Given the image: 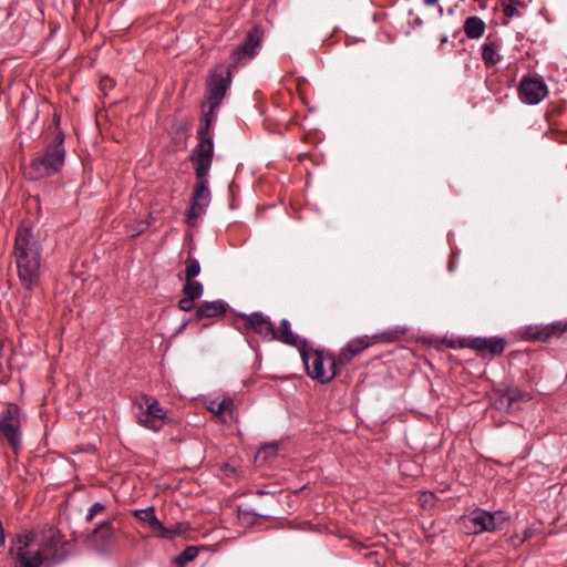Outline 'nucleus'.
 <instances>
[{
	"mask_svg": "<svg viewBox=\"0 0 567 567\" xmlns=\"http://www.w3.org/2000/svg\"><path fill=\"white\" fill-rule=\"evenodd\" d=\"M114 528L111 520H104L99 524L91 534L92 542L101 548L109 545L114 538Z\"/></svg>",
	"mask_w": 567,
	"mask_h": 567,
	"instance_id": "18",
	"label": "nucleus"
},
{
	"mask_svg": "<svg viewBox=\"0 0 567 567\" xmlns=\"http://www.w3.org/2000/svg\"><path fill=\"white\" fill-rule=\"evenodd\" d=\"M132 410L136 422L154 432L159 431L163 424L169 421L159 402L147 394L136 398L133 401Z\"/></svg>",
	"mask_w": 567,
	"mask_h": 567,
	"instance_id": "6",
	"label": "nucleus"
},
{
	"mask_svg": "<svg viewBox=\"0 0 567 567\" xmlns=\"http://www.w3.org/2000/svg\"><path fill=\"white\" fill-rule=\"evenodd\" d=\"M248 514L252 515V516H256V517H267V515L265 514H261V513H257L255 511H249L247 512Z\"/></svg>",
	"mask_w": 567,
	"mask_h": 567,
	"instance_id": "34",
	"label": "nucleus"
},
{
	"mask_svg": "<svg viewBox=\"0 0 567 567\" xmlns=\"http://www.w3.org/2000/svg\"><path fill=\"white\" fill-rule=\"evenodd\" d=\"M257 494H259V495H265V494H268V493H267V492H265V491H261V489H260V491H258V492H257Z\"/></svg>",
	"mask_w": 567,
	"mask_h": 567,
	"instance_id": "37",
	"label": "nucleus"
},
{
	"mask_svg": "<svg viewBox=\"0 0 567 567\" xmlns=\"http://www.w3.org/2000/svg\"><path fill=\"white\" fill-rule=\"evenodd\" d=\"M197 554H198V550L196 547L188 546L187 548L184 549V551L178 557V561L181 565H185V564L192 561L193 559H195Z\"/></svg>",
	"mask_w": 567,
	"mask_h": 567,
	"instance_id": "28",
	"label": "nucleus"
},
{
	"mask_svg": "<svg viewBox=\"0 0 567 567\" xmlns=\"http://www.w3.org/2000/svg\"><path fill=\"white\" fill-rule=\"evenodd\" d=\"M13 255L19 281L25 290L23 302L29 305L31 291L40 284L42 268V246L30 228L20 226L17 229Z\"/></svg>",
	"mask_w": 567,
	"mask_h": 567,
	"instance_id": "2",
	"label": "nucleus"
},
{
	"mask_svg": "<svg viewBox=\"0 0 567 567\" xmlns=\"http://www.w3.org/2000/svg\"><path fill=\"white\" fill-rule=\"evenodd\" d=\"M234 402L230 398H224L220 402H212L209 408L216 415L221 416L226 412L231 413Z\"/></svg>",
	"mask_w": 567,
	"mask_h": 567,
	"instance_id": "25",
	"label": "nucleus"
},
{
	"mask_svg": "<svg viewBox=\"0 0 567 567\" xmlns=\"http://www.w3.org/2000/svg\"><path fill=\"white\" fill-rule=\"evenodd\" d=\"M183 292L185 296L190 297V299H199L203 296L204 287L199 281L189 280L184 284Z\"/></svg>",
	"mask_w": 567,
	"mask_h": 567,
	"instance_id": "23",
	"label": "nucleus"
},
{
	"mask_svg": "<svg viewBox=\"0 0 567 567\" xmlns=\"http://www.w3.org/2000/svg\"><path fill=\"white\" fill-rule=\"evenodd\" d=\"M200 274V265L198 260L190 255L186 258L185 280H194Z\"/></svg>",
	"mask_w": 567,
	"mask_h": 567,
	"instance_id": "24",
	"label": "nucleus"
},
{
	"mask_svg": "<svg viewBox=\"0 0 567 567\" xmlns=\"http://www.w3.org/2000/svg\"><path fill=\"white\" fill-rule=\"evenodd\" d=\"M231 66H219L208 76L206 82V97L209 102V113H213L221 103L231 83Z\"/></svg>",
	"mask_w": 567,
	"mask_h": 567,
	"instance_id": "7",
	"label": "nucleus"
},
{
	"mask_svg": "<svg viewBox=\"0 0 567 567\" xmlns=\"http://www.w3.org/2000/svg\"><path fill=\"white\" fill-rule=\"evenodd\" d=\"M63 143V134L56 133L43 152L35 156L25 168V176L31 181H38L59 173L65 159Z\"/></svg>",
	"mask_w": 567,
	"mask_h": 567,
	"instance_id": "4",
	"label": "nucleus"
},
{
	"mask_svg": "<svg viewBox=\"0 0 567 567\" xmlns=\"http://www.w3.org/2000/svg\"><path fill=\"white\" fill-rule=\"evenodd\" d=\"M465 528L470 534H482L484 532H495L498 528L495 514L477 509L465 520Z\"/></svg>",
	"mask_w": 567,
	"mask_h": 567,
	"instance_id": "12",
	"label": "nucleus"
},
{
	"mask_svg": "<svg viewBox=\"0 0 567 567\" xmlns=\"http://www.w3.org/2000/svg\"><path fill=\"white\" fill-rule=\"evenodd\" d=\"M275 340L280 341L284 344L300 348L305 340H300L299 337L291 330V326L288 319H282L278 329L275 328Z\"/></svg>",
	"mask_w": 567,
	"mask_h": 567,
	"instance_id": "17",
	"label": "nucleus"
},
{
	"mask_svg": "<svg viewBox=\"0 0 567 567\" xmlns=\"http://www.w3.org/2000/svg\"><path fill=\"white\" fill-rule=\"evenodd\" d=\"M299 353L311 379L324 384L338 374V363L332 353L315 349L307 341L301 343Z\"/></svg>",
	"mask_w": 567,
	"mask_h": 567,
	"instance_id": "5",
	"label": "nucleus"
},
{
	"mask_svg": "<svg viewBox=\"0 0 567 567\" xmlns=\"http://www.w3.org/2000/svg\"><path fill=\"white\" fill-rule=\"evenodd\" d=\"M178 307L183 311H192L195 308V299H190V297L184 295L178 302Z\"/></svg>",
	"mask_w": 567,
	"mask_h": 567,
	"instance_id": "30",
	"label": "nucleus"
},
{
	"mask_svg": "<svg viewBox=\"0 0 567 567\" xmlns=\"http://www.w3.org/2000/svg\"><path fill=\"white\" fill-rule=\"evenodd\" d=\"M156 535L166 540L173 539L175 536L181 535V530L178 528H167L159 522V527H156L154 530Z\"/></svg>",
	"mask_w": 567,
	"mask_h": 567,
	"instance_id": "27",
	"label": "nucleus"
},
{
	"mask_svg": "<svg viewBox=\"0 0 567 567\" xmlns=\"http://www.w3.org/2000/svg\"><path fill=\"white\" fill-rule=\"evenodd\" d=\"M54 548L55 542L52 538L38 542L33 533L21 534L10 546L13 567H51L54 563L51 558Z\"/></svg>",
	"mask_w": 567,
	"mask_h": 567,
	"instance_id": "3",
	"label": "nucleus"
},
{
	"mask_svg": "<svg viewBox=\"0 0 567 567\" xmlns=\"http://www.w3.org/2000/svg\"><path fill=\"white\" fill-rule=\"evenodd\" d=\"M547 86L544 81L534 78H523L518 86L522 102L536 105L547 96Z\"/></svg>",
	"mask_w": 567,
	"mask_h": 567,
	"instance_id": "11",
	"label": "nucleus"
},
{
	"mask_svg": "<svg viewBox=\"0 0 567 567\" xmlns=\"http://www.w3.org/2000/svg\"><path fill=\"white\" fill-rule=\"evenodd\" d=\"M425 6H434L439 2V0H423Z\"/></svg>",
	"mask_w": 567,
	"mask_h": 567,
	"instance_id": "35",
	"label": "nucleus"
},
{
	"mask_svg": "<svg viewBox=\"0 0 567 567\" xmlns=\"http://www.w3.org/2000/svg\"><path fill=\"white\" fill-rule=\"evenodd\" d=\"M463 28L468 39H480L484 34L486 25L480 17L473 16L466 18Z\"/></svg>",
	"mask_w": 567,
	"mask_h": 567,
	"instance_id": "19",
	"label": "nucleus"
},
{
	"mask_svg": "<svg viewBox=\"0 0 567 567\" xmlns=\"http://www.w3.org/2000/svg\"><path fill=\"white\" fill-rule=\"evenodd\" d=\"M264 30L260 25H254L248 32L244 43L238 45L230 54V66L236 68L246 64L254 59L261 47Z\"/></svg>",
	"mask_w": 567,
	"mask_h": 567,
	"instance_id": "8",
	"label": "nucleus"
},
{
	"mask_svg": "<svg viewBox=\"0 0 567 567\" xmlns=\"http://www.w3.org/2000/svg\"><path fill=\"white\" fill-rule=\"evenodd\" d=\"M238 320L243 321L245 330L254 331L264 341H275V324L268 316L256 311L250 315L239 313Z\"/></svg>",
	"mask_w": 567,
	"mask_h": 567,
	"instance_id": "10",
	"label": "nucleus"
},
{
	"mask_svg": "<svg viewBox=\"0 0 567 567\" xmlns=\"http://www.w3.org/2000/svg\"><path fill=\"white\" fill-rule=\"evenodd\" d=\"M147 227H148V224L147 223H143L142 226L138 228V230L133 233L132 236L135 237V236L142 234Z\"/></svg>",
	"mask_w": 567,
	"mask_h": 567,
	"instance_id": "33",
	"label": "nucleus"
},
{
	"mask_svg": "<svg viewBox=\"0 0 567 567\" xmlns=\"http://www.w3.org/2000/svg\"><path fill=\"white\" fill-rule=\"evenodd\" d=\"M277 453L278 446L276 444H266L258 450L256 454V462L259 464L270 462L277 456Z\"/></svg>",
	"mask_w": 567,
	"mask_h": 567,
	"instance_id": "22",
	"label": "nucleus"
},
{
	"mask_svg": "<svg viewBox=\"0 0 567 567\" xmlns=\"http://www.w3.org/2000/svg\"><path fill=\"white\" fill-rule=\"evenodd\" d=\"M105 509V506L100 503V502H95L87 511V514L85 516V520L86 522H92L94 519V517L102 513L103 511Z\"/></svg>",
	"mask_w": 567,
	"mask_h": 567,
	"instance_id": "29",
	"label": "nucleus"
},
{
	"mask_svg": "<svg viewBox=\"0 0 567 567\" xmlns=\"http://www.w3.org/2000/svg\"><path fill=\"white\" fill-rule=\"evenodd\" d=\"M505 340L502 338H475L471 342V348L481 354L499 355L505 350Z\"/></svg>",
	"mask_w": 567,
	"mask_h": 567,
	"instance_id": "15",
	"label": "nucleus"
},
{
	"mask_svg": "<svg viewBox=\"0 0 567 567\" xmlns=\"http://www.w3.org/2000/svg\"><path fill=\"white\" fill-rule=\"evenodd\" d=\"M499 47L497 43L493 41H488L482 44L481 47V53H482V60L487 65H494L501 60V55L498 53Z\"/></svg>",
	"mask_w": 567,
	"mask_h": 567,
	"instance_id": "20",
	"label": "nucleus"
},
{
	"mask_svg": "<svg viewBox=\"0 0 567 567\" xmlns=\"http://www.w3.org/2000/svg\"><path fill=\"white\" fill-rule=\"evenodd\" d=\"M520 398H522V393L519 390H512V391L507 392V400H508L509 404H512L513 402H515L516 400H518Z\"/></svg>",
	"mask_w": 567,
	"mask_h": 567,
	"instance_id": "31",
	"label": "nucleus"
},
{
	"mask_svg": "<svg viewBox=\"0 0 567 567\" xmlns=\"http://www.w3.org/2000/svg\"><path fill=\"white\" fill-rule=\"evenodd\" d=\"M567 330V322L556 321L547 326H536L529 328V336L537 341L546 342L553 337H559Z\"/></svg>",
	"mask_w": 567,
	"mask_h": 567,
	"instance_id": "14",
	"label": "nucleus"
},
{
	"mask_svg": "<svg viewBox=\"0 0 567 567\" xmlns=\"http://www.w3.org/2000/svg\"><path fill=\"white\" fill-rule=\"evenodd\" d=\"M503 12L507 18H514L519 16L518 7H524L522 0H504L503 2Z\"/></svg>",
	"mask_w": 567,
	"mask_h": 567,
	"instance_id": "26",
	"label": "nucleus"
},
{
	"mask_svg": "<svg viewBox=\"0 0 567 567\" xmlns=\"http://www.w3.org/2000/svg\"><path fill=\"white\" fill-rule=\"evenodd\" d=\"M441 42H442V43H446V42H447V35H446V34H444V35L442 37Z\"/></svg>",
	"mask_w": 567,
	"mask_h": 567,
	"instance_id": "36",
	"label": "nucleus"
},
{
	"mask_svg": "<svg viewBox=\"0 0 567 567\" xmlns=\"http://www.w3.org/2000/svg\"><path fill=\"white\" fill-rule=\"evenodd\" d=\"M227 308L223 300L204 301L196 308L195 317L197 320L220 317L227 312Z\"/></svg>",
	"mask_w": 567,
	"mask_h": 567,
	"instance_id": "16",
	"label": "nucleus"
},
{
	"mask_svg": "<svg viewBox=\"0 0 567 567\" xmlns=\"http://www.w3.org/2000/svg\"><path fill=\"white\" fill-rule=\"evenodd\" d=\"M20 427L21 409L17 404H9L0 415V433L14 450L21 444Z\"/></svg>",
	"mask_w": 567,
	"mask_h": 567,
	"instance_id": "9",
	"label": "nucleus"
},
{
	"mask_svg": "<svg viewBox=\"0 0 567 567\" xmlns=\"http://www.w3.org/2000/svg\"><path fill=\"white\" fill-rule=\"evenodd\" d=\"M434 499V495L430 492H425L420 496V502L423 506L431 504Z\"/></svg>",
	"mask_w": 567,
	"mask_h": 567,
	"instance_id": "32",
	"label": "nucleus"
},
{
	"mask_svg": "<svg viewBox=\"0 0 567 567\" xmlns=\"http://www.w3.org/2000/svg\"><path fill=\"white\" fill-rule=\"evenodd\" d=\"M134 516L147 523L152 530H154L156 527H159V520L156 517L155 509L153 506L143 509H135Z\"/></svg>",
	"mask_w": 567,
	"mask_h": 567,
	"instance_id": "21",
	"label": "nucleus"
},
{
	"mask_svg": "<svg viewBox=\"0 0 567 567\" xmlns=\"http://www.w3.org/2000/svg\"><path fill=\"white\" fill-rule=\"evenodd\" d=\"M371 344L372 343L368 336L358 337L350 340L347 346L341 349L337 363L342 365L349 363L354 357L359 355Z\"/></svg>",
	"mask_w": 567,
	"mask_h": 567,
	"instance_id": "13",
	"label": "nucleus"
},
{
	"mask_svg": "<svg viewBox=\"0 0 567 567\" xmlns=\"http://www.w3.org/2000/svg\"><path fill=\"white\" fill-rule=\"evenodd\" d=\"M198 140L199 142L192 156L197 183L194 187L190 207L186 215V221L188 224H192L194 219L205 214L212 198L207 175L214 157V131L213 118L209 115L205 116L204 122L198 128Z\"/></svg>",
	"mask_w": 567,
	"mask_h": 567,
	"instance_id": "1",
	"label": "nucleus"
}]
</instances>
